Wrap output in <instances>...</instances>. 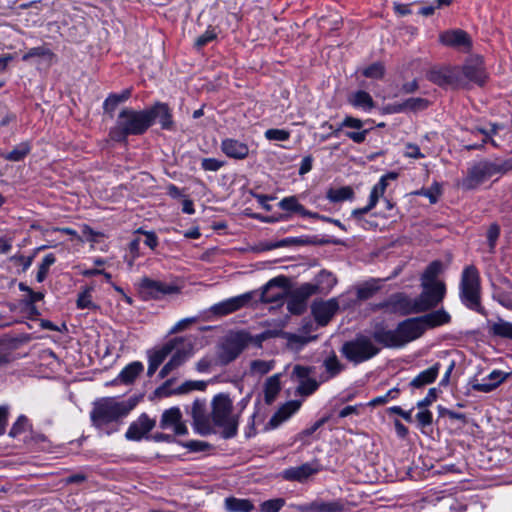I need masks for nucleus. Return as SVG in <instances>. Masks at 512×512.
<instances>
[{
    "mask_svg": "<svg viewBox=\"0 0 512 512\" xmlns=\"http://www.w3.org/2000/svg\"><path fill=\"white\" fill-rule=\"evenodd\" d=\"M443 45L468 50L471 46V40L468 34L460 29L445 31L439 36Z\"/></svg>",
    "mask_w": 512,
    "mask_h": 512,
    "instance_id": "obj_21",
    "label": "nucleus"
},
{
    "mask_svg": "<svg viewBox=\"0 0 512 512\" xmlns=\"http://www.w3.org/2000/svg\"><path fill=\"white\" fill-rule=\"evenodd\" d=\"M264 135L270 141H287L290 138V132L285 129H268Z\"/></svg>",
    "mask_w": 512,
    "mask_h": 512,
    "instance_id": "obj_51",
    "label": "nucleus"
},
{
    "mask_svg": "<svg viewBox=\"0 0 512 512\" xmlns=\"http://www.w3.org/2000/svg\"><path fill=\"white\" fill-rule=\"evenodd\" d=\"M511 169L512 159L502 162L481 161L468 170L467 176L459 185L464 190H472L492 176L504 174Z\"/></svg>",
    "mask_w": 512,
    "mask_h": 512,
    "instance_id": "obj_7",
    "label": "nucleus"
},
{
    "mask_svg": "<svg viewBox=\"0 0 512 512\" xmlns=\"http://www.w3.org/2000/svg\"><path fill=\"white\" fill-rule=\"evenodd\" d=\"M418 318H419L420 323H422L424 332L427 329H433V328L448 324L451 321L450 314L444 309H439V310L427 313Z\"/></svg>",
    "mask_w": 512,
    "mask_h": 512,
    "instance_id": "obj_22",
    "label": "nucleus"
},
{
    "mask_svg": "<svg viewBox=\"0 0 512 512\" xmlns=\"http://www.w3.org/2000/svg\"><path fill=\"white\" fill-rule=\"evenodd\" d=\"M354 196V192L351 187L344 186L340 188H330L327 191L326 197L331 202H342L350 200Z\"/></svg>",
    "mask_w": 512,
    "mask_h": 512,
    "instance_id": "obj_41",
    "label": "nucleus"
},
{
    "mask_svg": "<svg viewBox=\"0 0 512 512\" xmlns=\"http://www.w3.org/2000/svg\"><path fill=\"white\" fill-rule=\"evenodd\" d=\"M139 292L145 300H158L166 295H174L180 293V288L175 284L143 277L139 283Z\"/></svg>",
    "mask_w": 512,
    "mask_h": 512,
    "instance_id": "obj_11",
    "label": "nucleus"
},
{
    "mask_svg": "<svg viewBox=\"0 0 512 512\" xmlns=\"http://www.w3.org/2000/svg\"><path fill=\"white\" fill-rule=\"evenodd\" d=\"M440 368L441 364L435 363L428 369L420 372L417 376H415L410 382V385L414 388H422L428 384L433 383L440 372Z\"/></svg>",
    "mask_w": 512,
    "mask_h": 512,
    "instance_id": "obj_31",
    "label": "nucleus"
},
{
    "mask_svg": "<svg viewBox=\"0 0 512 512\" xmlns=\"http://www.w3.org/2000/svg\"><path fill=\"white\" fill-rule=\"evenodd\" d=\"M131 96V90L126 89L119 94H110L104 101L103 108L105 111L111 112L120 104L128 100Z\"/></svg>",
    "mask_w": 512,
    "mask_h": 512,
    "instance_id": "obj_42",
    "label": "nucleus"
},
{
    "mask_svg": "<svg viewBox=\"0 0 512 512\" xmlns=\"http://www.w3.org/2000/svg\"><path fill=\"white\" fill-rule=\"evenodd\" d=\"M300 408V402L290 401L280 407L274 415L271 417L267 424V428L275 429L283 422L288 420L298 409Z\"/></svg>",
    "mask_w": 512,
    "mask_h": 512,
    "instance_id": "obj_25",
    "label": "nucleus"
},
{
    "mask_svg": "<svg viewBox=\"0 0 512 512\" xmlns=\"http://www.w3.org/2000/svg\"><path fill=\"white\" fill-rule=\"evenodd\" d=\"M274 367V360H253L249 365V374L251 376L261 377L273 370Z\"/></svg>",
    "mask_w": 512,
    "mask_h": 512,
    "instance_id": "obj_40",
    "label": "nucleus"
},
{
    "mask_svg": "<svg viewBox=\"0 0 512 512\" xmlns=\"http://www.w3.org/2000/svg\"><path fill=\"white\" fill-rule=\"evenodd\" d=\"M480 275L475 266L470 265L463 269L459 284V296L462 303L469 309L485 315V309L480 302Z\"/></svg>",
    "mask_w": 512,
    "mask_h": 512,
    "instance_id": "obj_6",
    "label": "nucleus"
},
{
    "mask_svg": "<svg viewBox=\"0 0 512 512\" xmlns=\"http://www.w3.org/2000/svg\"><path fill=\"white\" fill-rule=\"evenodd\" d=\"M284 505H285V500L283 498L270 499V500H266L261 503L260 511L261 512H279Z\"/></svg>",
    "mask_w": 512,
    "mask_h": 512,
    "instance_id": "obj_50",
    "label": "nucleus"
},
{
    "mask_svg": "<svg viewBox=\"0 0 512 512\" xmlns=\"http://www.w3.org/2000/svg\"><path fill=\"white\" fill-rule=\"evenodd\" d=\"M155 426V421L150 419L148 415L142 414L138 419L132 422L126 431L128 440L138 441L149 433Z\"/></svg>",
    "mask_w": 512,
    "mask_h": 512,
    "instance_id": "obj_20",
    "label": "nucleus"
},
{
    "mask_svg": "<svg viewBox=\"0 0 512 512\" xmlns=\"http://www.w3.org/2000/svg\"><path fill=\"white\" fill-rule=\"evenodd\" d=\"M216 38V33L212 29L206 30L202 35H200L196 41L195 45L200 48L205 46L207 43L211 42Z\"/></svg>",
    "mask_w": 512,
    "mask_h": 512,
    "instance_id": "obj_61",
    "label": "nucleus"
},
{
    "mask_svg": "<svg viewBox=\"0 0 512 512\" xmlns=\"http://www.w3.org/2000/svg\"><path fill=\"white\" fill-rule=\"evenodd\" d=\"M459 88H464L470 83L483 85L486 79L483 63L479 59L471 60L462 67H458Z\"/></svg>",
    "mask_w": 512,
    "mask_h": 512,
    "instance_id": "obj_14",
    "label": "nucleus"
},
{
    "mask_svg": "<svg viewBox=\"0 0 512 512\" xmlns=\"http://www.w3.org/2000/svg\"><path fill=\"white\" fill-rule=\"evenodd\" d=\"M318 471L317 468L313 467L309 463L302 464L297 467H291L283 471V477L290 481L303 482L311 475Z\"/></svg>",
    "mask_w": 512,
    "mask_h": 512,
    "instance_id": "obj_28",
    "label": "nucleus"
},
{
    "mask_svg": "<svg viewBox=\"0 0 512 512\" xmlns=\"http://www.w3.org/2000/svg\"><path fill=\"white\" fill-rule=\"evenodd\" d=\"M55 261H56V258L53 254H47L43 258L42 262L40 263V265L38 267V271H37V275H36V280L39 283H41L45 280L50 267L55 263Z\"/></svg>",
    "mask_w": 512,
    "mask_h": 512,
    "instance_id": "obj_46",
    "label": "nucleus"
},
{
    "mask_svg": "<svg viewBox=\"0 0 512 512\" xmlns=\"http://www.w3.org/2000/svg\"><path fill=\"white\" fill-rule=\"evenodd\" d=\"M507 373L501 370H493L487 377L483 378L480 382L472 384V388L479 392H490L497 388L506 378Z\"/></svg>",
    "mask_w": 512,
    "mask_h": 512,
    "instance_id": "obj_24",
    "label": "nucleus"
},
{
    "mask_svg": "<svg viewBox=\"0 0 512 512\" xmlns=\"http://www.w3.org/2000/svg\"><path fill=\"white\" fill-rule=\"evenodd\" d=\"M144 366L139 361H134L125 366L113 383L131 384L143 372Z\"/></svg>",
    "mask_w": 512,
    "mask_h": 512,
    "instance_id": "obj_30",
    "label": "nucleus"
},
{
    "mask_svg": "<svg viewBox=\"0 0 512 512\" xmlns=\"http://www.w3.org/2000/svg\"><path fill=\"white\" fill-rule=\"evenodd\" d=\"M298 512H343L344 506L339 501H314L310 504L296 506Z\"/></svg>",
    "mask_w": 512,
    "mask_h": 512,
    "instance_id": "obj_26",
    "label": "nucleus"
},
{
    "mask_svg": "<svg viewBox=\"0 0 512 512\" xmlns=\"http://www.w3.org/2000/svg\"><path fill=\"white\" fill-rule=\"evenodd\" d=\"M336 282V278L331 273L322 271L318 277L319 285L305 283L295 289L289 296L287 295V310L296 315L303 313L310 296L317 292L328 293L336 285Z\"/></svg>",
    "mask_w": 512,
    "mask_h": 512,
    "instance_id": "obj_4",
    "label": "nucleus"
},
{
    "mask_svg": "<svg viewBox=\"0 0 512 512\" xmlns=\"http://www.w3.org/2000/svg\"><path fill=\"white\" fill-rule=\"evenodd\" d=\"M399 394H400V390L397 387H394V388L390 389L389 391H387L386 394L372 399L370 403H371V405L385 404L390 400L396 399L399 396Z\"/></svg>",
    "mask_w": 512,
    "mask_h": 512,
    "instance_id": "obj_54",
    "label": "nucleus"
},
{
    "mask_svg": "<svg viewBox=\"0 0 512 512\" xmlns=\"http://www.w3.org/2000/svg\"><path fill=\"white\" fill-rule=\"evenodd\" d=\"M279 207L282 210L289 211V212H296L301 214L302 216H308L313 218H318L319 215L317 213L310 212L304 208L303 205H301L297 198L295 196H289L283 198L279 202Z\"/></svg>",
    "mask_w": 512,
    "mask_h": 512,
    "instance_id": "obj_33",
    "label": "nucleus"
},
{
    "mask_svg": "<svg viewBox=\"0 0 512 512\" xmlns=\"http://www.w3.org/2000/svg\"><path fill=\"white\" fill-rule=\"evenodd\" d=\"M30 152V146L28 143H20L13 150L3 155L6 160L9 161H21Z\"/></svg>",
    "mask_w": 512,
    "mask_h": 512,
    "instance_id": "obj_45",
    "label": "nucleus"
},
{
    "mask_svg": "<svg viewBox=\"0 0 512 512\" xmlns=\"http://www.w3.org/2000/svg\"><path fill=\"white\" fill-rule=\"evenodd\" d=\"M341 351L349 361L361 363L377 355L379 348L371 338L358 335L353 340L346 342Z\"/></svg>",
    "mask_w": 512,
    "mask_h": 512,
    "instance_id": "obj_8",
    "label": "nucleus"
},
{
    "mask_svg": "<svg viewBox=\"0 0 512 512\" xmlns=\"http://www.w3.org/2000/svg\"><path fill=\"white\" fill-rule=\"evenodd\" d=\"M224 506L228 512H251L254 509L250 500L236 497L225 498Z\"/></svg>",
    "mask_w": 512,
    "mask_h": 512,
    "instance_id": "obj_37",
    "label": "nucleus"
},
{
    "mask_svg": "<svg viewBox=\"0 0 512 512\" xmlns=\"http://www.w3.org/2000/svg\"><path fill=\"white\" fill-rule=\"evenodd\" d=\"M151 126V113L147 109L124 108L118 115L115 126L110 130L114 141L126 140L129 135H141Z\"/></svg>",
    "mask_w": 512,
    "mask_h": 512,
    "instance_id": "obj_1",
    "label": "nucleus"
},
{
    "mask_svg": "<svg viewBox=\"0 0 512 512\" xmlns=\"http://www.w3.org/2000/svg\"><path fill=\"white\" fill-rule=\"evenodd\" d=\"M500 235V228L497 224H492L487 231V239L489 242L490 250L493 251L496 245V241Z\"/></svg>",
    "mask_w": 512,
    "mask_h": 512,
    "instance_id": "obj_57",
    "label": "nucleus"
},
{
    "mask_svg": "<svg viewBox=\"0 0 512 512\" xmlns=\"http://www.w3.org/2000/svg\"><path fill=\"white\" fill-rule=\"evenodd\" d=\"M428 107V101L423 98H409L402 103L394 104L392 112L399 113L404 111H420Z\"/></svg>",
    "mask_w": 512,
    "mask_h": 512,
    "instance_id": "obj_35",
    "label": "nucleus"
},
{
    "mask_svg": "<svg viewBox=\"0 0 512 512\" xmlns=\"http://www.w3.org/2000/svg\"><path fill=\"white\" fill-rule=\"evenodd\" d=\"M322 126L331 129L334 136H338L344 129H350L345 131V135L357 144L363 143L369 132L368 129H363L364 121L352 116H346L335 129L328 122H324Z\"/></svg>",
    "mask_w": 512,
    "mask_h": 512,
    "instance_id": "obj_13",
    "label": "nucleus"
},
{
    "mask_svg": "<svg viewBox=\"0 0 512 512\" xmlns=\"http://www.w3.org/2000/svg\"><path fill=\"white\" fill-rule=\"evenodd\" d=\"M211 404L212 421L222 429L223 438L234 437L238 431L239 413H235L231 398L227 394L221 393L213 398Z\"/></svg>",
    "mask_w": 512,
    "mask_h": 512,
    "instance_id": "obj_5",
    "label": "nucleus"
},
{
    "mask_svg": "<svg viewBox=\"0 0 512 512\" xmlns=\"http://www.w3.org/2000/svg\"><path fill=\"white\" fill-rule=\"evenodd\" d=\"M492 297L501 306L512 311V287L507 289L495 288Z\"/></svg>",
    "mask_w": 512,
    "mask_h": 512,
    "instance_id": "obj_44",
    "label": "nucleus"
},
{
    "mask_svg": "<svg viewBox=\"0 0 512 512\" xmlns=\"http://www.w3.org/2000/svg\"><path fill=\"white\" fill-rule=\"evenodd\" d=\"M148 113H151V125L158 119L161 127L166 130H170L173 127L172 115L169 107L164 103H157L150 109H147Z\"/></svg>",
    "mask_w": 512,
    "mask_h": 512,
    "instance_id": "obj_27",
    "label": "nucleus"
},
{
    "mask_svg": "<svg viewBox=\"0 0 512 512\" xmlns=\"http://www.w3.org/2000/svg\"><path fill=\"white\" fill-rule=\"evenodd\" d=\"M287 282V278L284 276L268 281L262 289L261 301L276 304L282 303L288 294Z\"/></svg>",
    "mask_w": 512,
    "mask_h": 512,
    "instance_id": "obj_15",
    "label": "nucleus"
},
{
    "mask_svg": "<svg viewBox=\"0 0 512 512\" xmlns=\"http://www.w3.org/2000/svg\"><path fill=\"white\" fill-rule=\"evenodd\" d=\"M171 346H162L149 356L147 375L151 377L167 356L171 354Z\"/></svg>",
    "mask_w": 512,
    "mask_h": 512,
    "instance_id": "obj_36",
    "label": "nucleus"
},
{
    "mask_svg": "<svg viewBox=\"0 0 512 512\" xmlns=\"http://www.w3.org/2000/svg\"><path fill=\"white\" fill-rule=\"evenodd\" d=\"M280 389V374H274L269 377L264 385L265 402L268 404L272 403L280 392Z\"/></svg>",
    "mask_w": 512,
    "mask_h": 512,
    "instance_id": "obj_38",
    "label": "nucleus"
},
{
    "mask_svg": "<svg viewBox=\"0 0 512 512\" xmlns=\"http://www.w3.org/2000/svg\"><path fill=\"white\" fill-rule=\"evenodd\" d=\"M422 292L416 297V309L414 311L425 312L436 307L443 299L446 293L444 283L426 284L421 283Z\"/></svg>",
    "mask_w": 512,
    "mask_h": 512,
    "instance_id": "obj_12",
    "label": "nucleus"
},
{
    "mask_svg": "<svg viewBox=\"0 0 512 512\" xmlns=\"http://www.w3.org/2000/svg\"><path fill=\"white\" fill-rule=\"evenodd\" d=\"M134 400L119 401L115 397H103L93 403L90 413L93 424L99 428L113 422H119L134 409Z\"/></svg>",
    "mask_w": 512,
    "mask_h": 512,
    "instance_id": "obj_2",
    "label": "nucleus"
},
{
    "mask_svg": "<svg viewBox=\"0 0 512 512\" xmlns=\"http://www.w3.org/2000/svg\"><path fill=\"white\" fill-rule=\"evenodd\" d=\"M396 178H397L396 173H394V172L387 173L380 178V180L378 181L377 184L374 185V187L377 188V190H379L380 192H382L384 194L385 190L387 188V185H388V181L395 180Z\"/></svg>",
    "mask_w": 512,
    "mask_h": 512,
    "instance_id": "obj_64",
    "label": "nucleus"
},
{
    "mask_svg": "<svg viewBox=\"0 0 512 512\" xmlns=\"http://www.w3.org/2000/svg\"><path fill=\"white\" fill-rule=\"evenodd\" d=\"M192 417L195 429L201 435H207L212 432L209 420L205 417L202 403L195 401L192 407Z\"/></svg>",
    "mask_w": 512,
    "mask_h": 512,
    "instance_id": "obj_29",
    "label": "nucleus"
},
{
    "mask_svg": "<svg viewBox=\"0 0 512 512\" xmlns=\"http://www.w3.org/2000/svg\"><path fill=\"white\" fill-rule=\"evenodd\" d=\"M348 102L353 107L365 112H369L375 107V103L371 95L363 90L351 93L348 97Z\"/></svg>",
    "mask_w": 512,
    "mask_h": 512,
    "instance_id": "obj_32",
    "label": "nucleus"
},
{
    "mask_svg": "<svg viewBox=\"0 0 512 512\" xmlns=\"http://www.w3.org/2000/svg\"><path fill=\"white\" fill-rule=\"evenodd\" d=\"M315 336H303V335H297V334H291L288 336V342L290 345H298L303 346L312 340H314Z\"/></svg>",
    "mask_w": 512,
    "mask_h": 512,
    "instance_id": "obj_60",
    "label": "nucleus"
},
{
    "mask_svg": "<svg viewBox=\"0 0 512 512\" xmlns=\"http://www.w3.org/2000/svg\"><path fill=\"white\" fill-rule=\"evenodd\" d=\"M223 162L215 158H204L201 162V166L206 171H218L222 166Z\"/></svg>",
    "mask_w": 512,
    "mask_h": 512,
    "instance_id": "obj_59",
    "label": "nucleus"
},
{
    "mask_svg": "<svg viewBox=\"0 0 512 512\" xmlns=\"http://www.w3.org/2000/svg\"><path fill=\"white\" fill-rule=\"evenodd\" d=\"M338 309L339 303L336 298L315 301L311 306L312 314L320 326L327 325Z\"/></svg>",
    "mask_w": 512,
    "mask_h": 512,
    "instance_id": "obj_18",
    "label": "nucleus"
},
{
    "mask_svg": "<svg viewBox=\"0 0 512 512\" xmlns=\"http://www.w3.org/2000/svg\"><path fill=\"white\" fill-rule=\"evenodd\" d=\"M441 190L438 184L433 185L429 189L421 190L416 192L417 195H423L427 197L430 201V203L434 204L438 201V198L440 196Z\"/></svg>",
    "mask_w": 512,
    "mask_h": 512,
    "instance_id": "obj_55",
    "label": "nucleus"
},
{
    "mask_svg": "<svg viewBox=\"0 0 512 512\" xmlns=\"http://www.w3.org/2000/svg\"><path fill=\"white\" fill-rule=\"evenodd\" d=\"M441 269H442L441 262L434 261V262L430 263L421 277V283H426V284L443 283L442 281L437 280V276L441 272Z\"/></svg>",
    "mask_w": 512,
    "mask_h": 512,
    "instance_id": "obj_43",
    "label": "nucleus"
},
{
    "mask_svg": "<svg viewBox=\"0 0 512 512\" xmlns=\"http://www.w3.org/2000/svg\"><path fill=\"white\" fill-rule=\"evenodd\" d=\"M423 333L422 323H420L418 317H415L402 321L393 330H377L374 333V338L386 347L398 348L416 340Z\"/></svg>",
    "mask_w": 512,
    "mask_h": 512,
    "instance_id": "obj_3",
    "label": "nucleus"
},
{
    "mask_svg": "<svg viewBox=\"0 0 512 512\" xmlns=\"http://www.w3.org/2000/svg\"><path fill=\"white\" fill-rule=\"evenodd\" d=\"M204 386L205 384L201 381H187L178 388L177 392L186 393L192 390H200Z\"/></svg>",
    "mask_w": 512,
    "mask_h": 512,
    "instance_id": "obj_62",
    "label": "nucleus"
},
{
    "mask_svg": "<svg viewBox=\"0 0 512 512\" xmlns=\"http://www.w3.org/2000/svg\"><path fill=\"white\" fill-rule=\"evenodd\" d=\"M458 74V67H444L431 70L428 78L439 86L459 88L460 78H458Z\"/></svg>",
    "mask_w": 512,
    "mask_h": 512,
    "instance_id": "obj_19",
    "label": "nucleus"
},
{
    "mask_svg": "<svg viewBox=\"0 0 512 512\" xmlns=\"http://www.w3.org/2000/svg\"><path fill=\"white\" fill-rule=\"evenodd\" d=\"M319 384L313 378L306 379L305 381L298 384L297 392L300 395L308 396L315 392Z\"/></svg>",
    "mask_w": 512,
    "mask_h": 512,
    "instance_id": "obj_52",
    "label": "nucleus"
},
{
    "mask_svg": "<svg viewBox=\"0 0 512 512\" xmlns=\"http://www.w3.org/2000/svg\"><path fill=\"white\" fill-rule=\"evenodd\" d=\"M161 429H170L175 435H186L188 433L187 426L182 421V413L178 407H171L162 413L159 423Z\"/></svg>",
    "mask_w": 512,
    "mask_h": 512,
    "instance_id": "obj_16",
    "label": "nucleus"
},
{
    "mask_svg": "<svg viewBox=\"0 0 512 512\" xmlns=\"http://www.w3.org/2000/svg\"><path fill=\"white\" fill-rule=\"evenodd\" d=\"M324 366H325L327 373H329V378L336 376L343 369V365L339 362L336 355H332V356L326 358L324 361Z\"/></svg>",
    "mask_w": 512,
    "mask_h": 512,
    "instance_id": "obj_49",
    "label": "nucleus"
},
{
    "mask_svg": "<svg viewBox=\"0 0 512 512\" xmlns=\"http://www.w3.org/2000/svg\"><path fill=\"white\" fill-rule=\"evenodd\" d=\"M384 66L380 62H375L362 70V74L367 78L381 79L384 76Z\"/></svg>",
    "mask_w": 512,
    "mask_h": 512,
    "instance_id": "obj_48",
    "label": "nucleus"
},
{
    "mask_svg": "<svg viewBox=\"0 0 512 512\" xmlns=\"http://www.w3.org/2000/svg\"><path fill=\"white\" fill-rule=\"evenodd\" d=\"M28 425V419L21 415L18 417L17 421L13 424L12 428L10 429L9 435L11 437H16L20 435L27 427Z\"/></svg>",
    "mask_w": 512,
    "mask_h": 512,
    "instance_id": "obj_56",
    "label": "nucleus"
},
{
    "mask_svg": "<svg viewBox=\"0 0 512 512\" xmlns=\"http://www.w3.org/2000/svg\"><path fill=\"white\" fill-rule=\"evenodd\" d=\"M311 372H312V369L309 367L296 365L293 368L292 377L299 384V383L305 381L306 379L311 378L310 377Z\"/></svg>",
    "mask_w": 512,
    "mask_h": 512,
    "instance_id": "obj_53",
    "label": "nucleus"
},
{
    "mask_svg": "<svg viewBox=\"0 0 512 512\" xmlns=\"http://www.w3.org/2000/svg\"><path fill=\"white\" fill-rule=\"evenodd\" d=\"M499 126L491 124L489 129H477L478 132L484 135L483 143L490 142L493 146H497L496 142L492 139V136L497 133Z\"/></svg>",
    "mask_w": 512,
    "mask_h": 512,
    "instance_id": "obj_58",
    "label": "nucleus"
},
{
    "mask_svg": "<svg viewBox=\"0 0 512 512\" xmlns=\"http://www.w3.org/2000/svg\"><path fill=\"white\" fill-rule=\"evenodd\" d=\"M489 333L512 340V322L499 318L497 322L489 324Z\"/></svg>",
    "mask_w": 512,
    "mask_h": 512,
    "instance_id": "obj_39",
    "label": "nucleus"
},
{
    "mask_svg": "<svg viewBox=\"0 0 512 512\" xmlns=\"http://www.w3.org/2000/svg\"><path fill=\"white\" fill-rule=\"evenodd\" d=\"M92 287H87L83 292L78 295L77 308L79 309H96V304L92 301Z\"/></svg>",
    "mask_w": 512,
    "mask_h": 512,
    "instance_id": "obj_47",
    "label": "nucleus"
},
{
    "mask_svg": "<svg viewBox=\"0 0 512 512\" xmlns=\"http://www.w3.org/2000/svg\"><path fill=\"white\" fill-rule=\"evenodd\" d=\"M253 342L254 338L245 331L230 333L225 338L219 352L221 363L228 364L234 361Z\"/></svg>",
    "mask_w": 512,
    "mask_h": 512,
    "instance_id": "obj_9",
    "label": "nucleus"
},
{
    "mask_svg": "<svg viewBox=\"0 0 512 512\" xmlns=\"http://www.w3.org/2000/svg\"><path fill=\"white\" fill-rule=\"evenodd\" d=\"M221 149L226 156L234 159H245L249 154L247 144L231 138L222 141Z\"/></svg>",
    "mask_w": 512,
    "mask_h": 512,
    "instance_id": "obj_23",
    "label": "nucleus"
},
{
    "mask_svg": "<svg viewBox=\"0 0 512 512\" xmlns=\"http://www.w3.org/2000/svg\"><path fill=\"white\" fill-rule=\"evenodd\" d=\"M164 346H171V359L159 372L161 378L168 376L174 369L180 367L194 354V347L190 340L179 338L166 343Z\"/></svg>",
    "mask_w": 512,
    "mask_h": 512,
    "instance_id": "obj_10",
    "label": "nucleus"
},
{
    "mask_svg": "<svg viewBox=\"0 0 512 512\" xmlns=\"http://www.w3.org/2000/svg\"><path fill=\"white\" fill-rule=\"evenodd\" d=\"M416 419L421 426L425 427L432 423L433 415L429 410L422 408V410L416 414Z\"/></svg>",
    "mask_w": 512,
    "mask_h": 512,
    "instance_id": "obj_63",
    "label": "nucleus"
},
{
    "mask_svg": "<svg viewBox=\"0 0 512 512\" xmlns=\"http://www.w3.org/2000/svg\"><path fill=\"white\" fill-rule=\"evenodd\" d=\"M254 292H247L235 297H231L224 301H221L211 307V311L220 316H224L233 313L242 307H245L253 299Z\"/></svg>",
    "mask_w": 512,
    "mask_h": 512,
    "instance_id": "obj_17",
    "label": "nucleus"
},
{
    "mask_svg": "<svg viewBox=\"0 0 512 512\" xmlns=\"http://www.w3.org/2000/svg\"><path fill=\"white\" fill-rule=\"evenodd\" d=\"M416 298H410L406 295L399 294L393 299V306L395 310L402 314H416L421 313L420 311H414L416 309Z\"/></svg>",
    "mask_w": 512,
    "mask_h": 512,
    "instance_id": "obj_34",
    "label": "nucleus"
}]
</instances>
